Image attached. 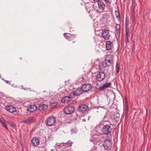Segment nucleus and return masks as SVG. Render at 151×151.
I'll return each mask as SVG.
<instances>
[{"mask_svg": "<svg viewBox=\"0 0 151 151\" xmlns=\"http://www.w3.org/2000/svg\"><path fill=\"white\" fill-rule=\"evenodd\" d=\"M72 142L69 141H68L67 142L64 143L65 148L67 147H69L72 145Z\"/></svg>", "mask_w": 151, "mask_h": 151, "instance_id": "nucleus-24", "label": "nucleus"}, {"mask_svg": "<svg viewBox=\"0 0 151 151\" xmlns=\"http://www.w3.org/2000/svg\"><path fill=\"white\" fill-rule=\"evenodd\" d=\"M88 108V107L86 105L81 104L78 108V110L80 112L84 113L87 111Z\"/></svg>", "mask_w": 151, "mask_h": 151, "instance_id": "nucleus-6", "label": "nucleus"}, {"mask_svg": "<svg viewBox=\"0 0 151 151\" xmlns=\"http://www.w3.org/2000/svg\"><path fill=\"white\" fill-rule=\"evenodd\" d=\"M115 14L116 17L119 20H120L119 12V11H116L115 12Z\"/></svg>", "mask_w": 151, "mask_h": 151, "instance_id": "nucleus-25", "label": "nucleus"}, {"mask_svg": "<svg viewBox=\"0 0 151 151\" xmlns=\"http://www.w3.org/2000/svg\"><path fill=\"white\" fill-rule=\"evenodd\" d=\"M111 128L110 125H106L102 128L101 131L105 134H108L110 133L111 131Z\"/></svg>", "mask_w": 151, "mask_h": 151, "instance_id": "nucleus-4", "label": "nucleus"}, {"mask_svg": "<svg viewBox=\"0 0 151 151\" xmlns=\"http://www.w3.org/2000/svg\"><path fill=\"white\" fill-rule=\"evenodd\" d=\"M75 107L71 105L66 106L64 109V113L67 114H70L73 113L75 111Z\"/></svg>", "mask_w": 151, "mask_h": 151, "instance_id": "nucleus-3", "label": "nucleus"}, {"mask_svg": "<svg viewBox=\"0 0 151 151\" xmlns=\"http://www.w3.org/2000/svg\"><path fill=\"white\" fill-rule=\"evenodd\" d=\"M105 89L106 88L103 84L102 86H100L98 88V89L100 91H104Z\"/></svg>", "mask_w": 151, "mask_h": 151, "instance_id": "nucleus-31", "label": "nucleus"}, {"mask_svg": "<svg viewBox=\"0 0 151 151\" xmlns=\"http://www.w3.org/2000/svg\"><path fill=\"white\" fill-rule=\"evenodd\" d=\"M32 145L34 146H38L40 144L39 139L37 137L33 138L31 140Z\"/></svg>", "mask_w": 151, "mask_h": 151, "instance_id": "nucleus-11", "label": "nucleus"}, {"mask_svg": "<svg viewBox=\"0 0 151 151\" xmlns=\"http://www.w3.org/2000/svg\"><path fill=\"white\" fill-rule=\"evenodd\" d=\"M58 106L59 104L58 102L52 103L50 104V109H53Z\"/></svg>", "mask_w": 151, "mask_h": 151, "instance_id": "nucleus-22", "label": "nucleus"}, {"mask_svg": "<svg viewBox=\"0 0 151 151\" xmlns=\"http://www.w3.org/2000/svg\"><path fill=\"white\" fill-rule=\"evenodd\" d=\"M126 32V41H125V43H127L129 42V40L130 37V34L129 32V30H128V29L125 30Z\"/></svg>", "mask_w": 151, "mask_h": 151, "instance_id": "nucleus-18", "label": "nucleus"}, {"mask_svg": "<svg viewBox=\"0 0 151 151\" xmlns=\"http://www.w3.org/2000/svg\"><path fill=\"white\" fill-rule=\"evenodd\" d=\"M109 32V31L107 29H104L102 30V36L104 39L108 40L109 39L110 36Z\"/></svg>", "mask_w": 151, "mask_h": 151, "instance_id": "nucleus-7", "label": "nucleus"}, {"mask_svg": "<svg viewBox=\"0 0 151 151\" xmlns=\"http://www.w3.org/2000/svg\"><path fill=\"white\" fill-rule=\"evenodd\" d=\"M98 8L99 10L101 11L104 10L105 7V4L102 1H100L98 3Z\"/></svg>", "mask_w": 151, "mask_h": 151, "instance_id": "nucleus-19", "label": "nucleus"}, {"mask_svg": "<svg viewBox=\"0 0 151 151\" xmlns=\"http://www.w3.org/2000/svg\"><path fill=\"white\" fill-rule=\"evenodd\" d=\"M104 85V86L105 88H108L110 87L111 85V83L110 82L109 83H105L103 84Z\"/></svg>", "mask_w": 151, "mask_h": 151, "instance_id": "nucleus-29", "label": "nucleus"}, {"mask_svg": "<svg viewBox=\"0 0 151 151\" xmlns=\"http://www.w3.org/2000/svg\"><path fill=\"white\" fill-rule=\"evenodd\" d=\"M81 88L83 91L86 92L91 89L92 86L90 84H85Z\"/></svg>", "mask_w": 151, "mask_h": 151, "instance_id": "nucleus-9", "label": "nucleus"}, {"mask_svg": "<svg viewBox=\"0 0 151 151\" xmlns=\"http://www.w3.org/2000/svg\"><path fill=\"white\" fill-rule=\"evenodd\" d=\"M48 108V106L44 104L40 105L38 107V111H44Z\"/></svg>", "mask_w": 151, "mask_h": 151, "instance_id": "nucleus-20", "label": "nucleus"}, {"mask_svg": "<svg viewBox=\"0 0 151 151\" xmlns=\"http://www.w3.org/2000/svg\"><path fill=\"white\" fill-rule=\"evenodd\" d=\"M56 146L60 147H63V148H65L64 146V143H59L58 142H57L55 144Z\"/></svg>", "mask_w": 151, "mask_h": 151, "instance_id": "nucleus-28", "label": "nucleus"}, {"mask_svg": "<svg viewBox=\"0 0 151 151\" xmlns=\"http://www.w3.org/2000/svg\"><path fill=\"white\" fill-rule=\"evenodd\" d=\"M51 151H54V150H53V149H52V150H51Z\"/></svg>", "mask_w": 151, "mask_h": 151, "instance_id": "nucleus-38", "label": "nucleus"}, {"mask_svg": "<svg viewBox=\"0 0 151 151\" xmlns=\"http://www.w3.org/2000/svg\"><path fill=\"white\" fill-rule=\"evenodd\" d=\"M83 91L81 88H78L75 91H74L73 92L71 93V94L73 95L79 96L83 93Z\"/></svg>", "mask_w": 151, "mask_h": 151, "instance_id": "nucleus-17", "label": "nucleus"}, {"mask_svg": "<svg viewBox=\"0 0 151 151\" xmlns=\"http://www.w3.org/2000/svg\"><path fill=\"white\" fill-rule=\"evenodd\" d=\"M37 108V106L35 104H31L28 106L27 110L31 112H33L35 111Z\"/></svg>", "mask_w": 151, "mask_h": 151, "instance_id": "nucleus-12", "label": "nucleus"}, {"mask_svg": "<svg viewBox=\"0 0 151 151\" xmlns=\"http://www.w3.org/2000/svg\"><path fill=\"white\" fill-rule=\"evenodd\" d=\"M0 121L1 122V124H2L3 126L4 127L6 130H7L8 129V128L7 127V126L6 124L4 121V120L0 119Z\"/></svg>", "mask_w": 151, "mask_h": 151, "instance_id": "nucleus-27", "label": "nucleus"}, {"mask_svg": "<svg viewBox=\"0 0 151 151\" xmlns=\"http://www.w3.org/2000/svg\"><path fill=\"white\" fill-rule=\"evenodd\" d=\"M114 52L113 51L110 52V53L106 55L104 62L107 64V66L111 65L114 60Z\"/></svg>", "mask_w": 151, "mask_h": 151, "instance_id": "nucleus-1", "label": "nucleus"}, {"mask_svg": "<svg viewBox=\"0 0 151 151\" xmlns=\"http://www.w3.org/2000/svg\"><path fill=\"white\" fill-rule=\"evenodd\" d=\"M63 35L65 37L70 41L73 40L76 37L75 35H71L70 33H64Z\"/></svg>", "mask_w": 151, "mask_h": 151, "instance_id": "nucleus-8", "label": "nucleus"}, {"mask_svg": "<svg viewBox=\"0 0 151 151\" xmlns=\"http://www.w3.org/2000/svg\"><path fill=\"white\" fill-rule=\"evenodd\" d=\"M115 29L117 34H119L120 33V25L116 24L115 27Z\"/></svg>", "mask_w": 151, "mask_h": 151, "instance_id": "nucleus-23", "label": "nucleus"}, {"mask_svg": "<svg viewBox=\"0 0 151 151\" xmlns=\"http://www.w3.org/2000/svg\"><path fill=\"white\" fill-rule=\"evenodd\" d=\"M116 73H118L120 71V65L119 63H117L116 66Z\"/></svg>", "mask_w": 151, "mask_h": 151, "instance_id": "nucleus-26", "label": "nucleus"}, {"mask_svg": "<svg viewBox=\"0 0 151 151\" xmlns=\"http://www.w3.org/2000/svg\"><path fill=\"white\" fill-rule=\"evenodd\" d=\"M111 142L110 140L106 139L104 142L103 145L105 149L108 150L110 148V147L111 145Z\"/></svg>", "mask_w": 151, "mask_h": 151, "instance_id": "nucleus-13", "label": "nucleus"}, {"mask_svg": "<svg viewBox=\"0 0 151 151\" xmlns=\"http://www.w3.org/2000/svg\"><path fill=\"white\" fill-rule=\"evenodd\" d=\"M5 81L6 82V83H7V84H10L11 81H7V80H5Z\"/></svg>", "mask_w": 151, "mask_h": 151, "instance_id": "nucleus-36", "label": "nucleus"}, {"mask_svg": "<svg viewBox=\"0 0 151 151\" xmlns=\"http://www.w3.org/2000/svg\"><path fill=\"white\" fill-rule=\"evenodd\" d=\"M127 29H128V30H129L128 28V23H127V20L126 19L125 30Z\"/></svg>", "mask_w": 151, "mask_h": 151, "instance_id": "nucleus-33", "label": "nucleus"}, {"mask_svg": "<svg viewBox=\"0 0 151 151\" xmlns=\"http://www.w3.org/2000/svg\"><path fill=\"white\" fill-rule=\"evenodd\" d=\"M33 121L32 118L25 119L22 121V122L24 123L29 124H31L33 122Z\"/></svg>", "mask_w": 151, "mask_h": 151, "instance_id": "nucleus-21", "label": "nucleus"}, {"mask_svg": "<svg viewBox=\"0 0 151 151\" xmlns=\"http://www.w3.org/2000/svg\"><path fill=\"white\" fill-rule=\"evenodd\" d=\"M94 1H96L98 3V2H99L100 1V0H93Z\"/></svg>", "mask_w": 151, "mask_h": 151, "instance_id": "nucleus-37", "label": "nucleus"}, {"mask_svg": "<svg viewBox=\"0 0 151 151\" xmlns=\"http://www.w3.org/2000/svg\"><path fill=\"white\" fill-rule=\"evenodd\" d=\"M106 66L107 64L104 61L101 62L99 65V70L100 71H104Z\"/></svg>", "mask_w": 151, "mask_h": 151, "instance_id": "nucleus-14", "label": "nucleus"}, {"mask_svg": "<svg viewBox=\"0 0 151 151\" xmlns=\"http://www.w3.org/2000/svg\"><path fill=\"white\" fill-rule=\"evenodd\" d=\"M127 23H128V22H127Z\"/></svg>", "mask_w": 151, "mask_h": 151, "instance_id": "nucleus-39", "label": "nucleus"}, {"mask_svg": "<svg viewBox=\"0 0 151 151\" xmlns=\"http://www.w3.org/2000/svg\"><path fill=\"white\" fill-rule=\"evenodd\" d=\"M20 59H21V60H22V58H20Z\"/></svg>", "mask_w": 151, "mask_h": 151, "instance_id": "nucleus-40", "label": "nucleus"}, {"mask_svg": "<svg viewBox=\"0 0 151 151\" xmlns=\"http://www.w3.org/2000/svg\"><path fill=\"white\" fill-rule=\"evenodd\" d=\"M61 101L62 102L65 103H67L65 99V97L63 98L61 100Z\"/></svg>", "mask_w": 151, "mask_h": 151, "instance_id": "nucleus-34", "label": "nucleus"}, {"mask_svg": "<svg viewBox=\"0 0 151 151\" xmlns=\"http://www.w3.org/2000/svg\"><path fill=\"white\" fill-rule=\"evenodd\" d=\"M106 74L103 72H99L96 76V80L98 82L103 81L106 78Z\"/></svg>", "mask_w": 151, "mask_h": 151, "instance_id": "nucleus-5", "label": "nucleus"}, {"mask_svg": "<svg viewBox=\"0 0 151 151\" xmlns=\"http://www.w3.org/2000/svg\"><path fill=\"white\" fill-rule=\"evenodd\" d=\"M56 120L55 118L53 116H50L45 121L46 125L49 126L54 125L55 123Z\"/></svg>", "mask_w": 151, "mask_h": 151, "instance_id": "nucleus-2", "label": "nucleus"}, {"mask_svg": "<svg viewBox=\"0 0 151 151\" xmlns=\"http://www.w3.org/2000/svg\"><path fill=\"white\" fill-rule=\"evenodd\" d=\"M104 1L107 3L111 4L112 2V0H104Z\"/></svg>", "mask_w": 151, "mask_h": 151, "instance_id": "nucleus-32", "label": "nucleus"}, {"mask_svg": "<svg viewBox=\"0 0 151 151\" xmlns=\"http://www.w3.org/2000/svg\"><path fill=\"white\" fill-rule=\"evenodd\" d=\"M64 97L67 103H68L69 101H70L72 99V98L69 96H66Z\"/></svg>", "mask_w": 151, "mask_h": 151, "instance_id": "nucleus-30", "label": "nucleus"}, {"mask_svg": "<svg viewBox=\"0 0 151 151\" xmlns=\"http://www.w3.org/2000/svg\"><path fill=\"white\" fill-rule=\"evenodd\" d=\"M68 26L69 27V28H70V30L71 29H73V26H72V24H69Z\"/></svg>", "mask_w": 151, "mask_h": 151, "instance_id": "nucleus-35", "label": "nucleus"}, {"mask_svg": "<svg viewBox=\"0 0 151 151\" xmlns=\"http://www.w3.org/2000/svg\"><path fill=\"white\" fill-rule=\"evenodd\" d=\"M6 109L10 113H14L16 111L15 108L12 105L7 106L6 107Z\"/></svg>", "mask_w": 151, "mask_h": 151, "instance_id": "nucleus-16", "label": "nucleus"}, {"mask_svg": "<svg viewBox=\"0 0 151 151\" xmlns=\"http://www.w3.org/2000/svg\"><path fill=\"white\" fill-rule=\"evenodd\" d=\"M103 135L102 134L98 133L96 134L93 135V140H96L97 141H99L102 140L103 139Z\"/></svg>", "mask_w": 151, "mask_h": 151, "instance_id": "nucleus-10", "label": "nucleus"}, {"mask_svg": "<svg viewBox=\"0 0 151 151\" xmlns=\"http://www.w3.org/2000/svg\"><path fill=\"white\" fill-rule=\"evenodd\" d=\"M113 48V45L112 42L109 41L106 42V48L107 50H111Z\"/></svg>", "mask_w": 151, "mask_h": 151, "instance_id": "nucleus-15", "label": "nucleus"}]
</instances>
